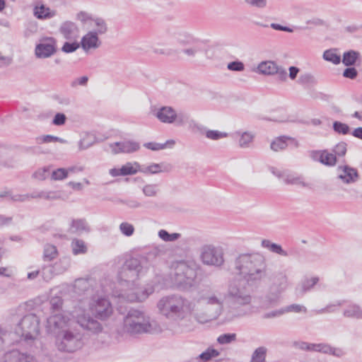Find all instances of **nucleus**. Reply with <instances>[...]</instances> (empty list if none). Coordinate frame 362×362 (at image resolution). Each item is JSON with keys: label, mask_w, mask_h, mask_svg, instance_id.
Masks as SVG:
<instances>
[{"label": "nucleus", "mask_w": 362, "mask_h": 362, "mask_svg": "<svg viewBox=\"0 0 362 362\" xmlns=\"http://www.w3.org/2000/svg\"><path fill=\"white\" fill-rule=\"evenodd\" d=\"M252 299L247 288L238 281L230 282L226 292L218 286H203L197 291V302L200 306L194 319L205 324L223 315L224 320L231 321L246 314L243 307L249 305Z\"/></svg>", "instance_id": "1"}, {"label": "nucleus", "mask_w": 362, "mask_h": 362, "mask_svg": "<svg viewBox=\"0 0 362 362\" xmlns=\"http://www.w3.org/2000/svg\"><path fill=\"white\" fill-rule=\"evenodd\" d=\"M71 315L63 311L54 313L47 319L45 328L47 332L54 335L56 346L60 351L74 352L83 346L82 336L74 327V317L80 327L88 332L98 334L103 331L102 325L83 311L77 312L75 316Z\"/></svg>", "instance_id": "2"}, {"label": "nucleus", "mask_w": 362, "mask_h": 362, "mask_svg": "<svg viewBox=\"0 0 362 362\" xmlns=\"http://www.w3.org/2000/svg\"><path fill=\"white\" fill-rule=\"evenodd\" d=\"M235 269L249 284L259 283L267 276L265 258L257 252L240 255L235 260Z\"/></svg>", "instance_id": "3"}, {"label": "nucleus", "mask_w": 362, "mask_h": 362, "mask_svg": "<svg viewBox=\"0 0 362 362\" xmlns=\"http://www.w3.org/2000/svg\"><path fill=\"white\" fill-rule=\"evenodd\" d=\"M197 295L194 298V304L180 295H169L161 298L157 303L159 313L169 320L184 319L188 313L194 317L196 310L199 308L197 302Z\"/></svg>", "instance_id": "4"}, {"label": "nucleus", "mask_w": 362, "mask_h": 362, "mask_svg": "<svg viewBox=\"0 0 362 362\" xmlns=\"http://www.w3.org/2000/svg\"><path fill=\"white\" fill-rule=\"evenodd\" d=\"M160 330L157 322L139 310H131L124 317L123 331L130 334L153 333Z\"/></svg>", "instance_id": "5"}, {"label": "nucleus", "mask_w": 362, "mask_h": 362, "mask_svg": "<svg viewBox=\"0 0 362 362\" xmlns=\"http://www.w3.org/2000/svg\"><path fill=\"white\" fill-rule=\"evenodd\" d=\"M170 276L173 285L186 289L194 285L197 272L188 263L181 261L172 264Z\"/></svg>", "instance_id": "6"}, {"label": "nucleus", "mask_w": 362, "mask_h": 362, "mask_svg": "<svg viewBox=\"0 0 362 362\" xmlns=\"http://www.w3.org/2000/svg\"><path fill=\"white\" fill-rule=\"evenodd\" d=\"M289 286L288 276L284 272L274 273L271 278L269 292L262 300L264 308H269L277 303L281 294Z\"/></svg>", "instance_id": "7"}, {"label": "nucleus", "mask_w": 362, "mask_h": 362, "mask_svg": "<svg viewBox=\"0 0 362 362\" xmlns=\"http://www.w3.org/2000/svg\"><path fill=\"white\" fill-rule=\"evenodd\" d=\"M15 332L28 343L34 341L40 333L39 317L33 313L24 315L17 323Z\"/></svg>", "instance_id": "8"}, {"label": "nucleus", "mask_w": 362, "mask_h": 362, "mask_svg": "<svg viewBox=\"0 0 362 362\" xmlns=\"http://www.w3.org/2000/svg\"><path fill=\"white\" fill-rule=\"evenodd\" d=\"M148 268L147 259L144 256L140 258L132 257L126 260L119 272L118 277L125 282H134L140 275L146 272Z\"/></svg>", "instance_id": "9"}, {"label": "nucleus", "mask_w": 362, "mask_h": 362, "mask_svg": "<svg viewBox=\"0 0 362 362\" xmlns=\"http://www.w3.org/2000/svg\"><path fill=\"white\" fill-rule=\"evenodd\" d=\"M89 311L100 320H107L112 314V305L105 296L93 295L88 301Z\"/></svg>", "instance_id": "10"}, {"label": "nucleus", "mask_w": 362, "mask_h": 362, "mask_svg": "<svg viewBox=\"0 0 362 362\" xmlns=\"http://www.w3.org/2000/svg\"><path fill=\"white\" fill-rule=\"evenodd\" d=\"M200 259L205 265L221 267L224 263V252L221 247L204 245L200 248Z\"/></svg>", "instance_id": "11"}, {"label": "nucleus", "mask_w": 362, "mask_h": 362, "mask_svg": "<svg viewBox=\"0 0 362 362\" xmlns=\"http://www.w3.org/2000/svg\"><path fill=\"white\" fill-rule=\"evenodd\" d=\"M57 52V40L52 37H46L40 40L35 46V54L37 58L50 57Z\"/></svg>", "instance_id": "12"}, {"label": "nucleus", "mask_w": 362, "mask_h": 362, "mask_svg": "<svg viewBox=\"0 0 362 362\" xmlns=\"http://www.w3.org/2000/svg\"><path fill=\"white\" fill-rule=\"evenodd\" d=\"M33 15L40 21H46L54 18L57 16V11L47 6L43 1L36 0L33 2Z\"/></svg>", "instance_id": "13"}, {"label": "nucleus", "mask_w": 362, "mask_h": 362, "mask_svg": "<svg viewBox=\"0 0 362 362\" xmlns=\"http://www.w3.org/2000/svg\"><path fill=\"white\" fill-rule=\"evenodd\" d=\"M273 173L279 177H281L284 180V182L287 185H293L309 189H312L313 188V184L307 182L303 175L286 173L284 172L275 173L274 171Z\"/></svg>", "instance_id": "14"}, {"label": "nucleus", "mask_w": 362, "mask_h": 362, "mask_svg": "<svg viewBox=\"0 0 362 362\" xmlns=\"http://www.w3.org/2000/svg\"><path fill=\"white\" fill-rule=\"evenodd\" d=\"M154 288L152 286H148L144 288H135L134 291L131 290L128 293L124 294H119V297L124 298L126 300L133 302H142L145 300L150 294L154 292Z\"/></svg>", "instance_id": "15"}, {"label": "nucleus", "mask_w": 362, "mask_h": 362, "mask_svg": "<svg viewBox=\"0 0 362 362\" xmlns=\"http://www.w3.org/2000/svg\"><path fill=\"white\" fill-rule=\"evenodd\" d=\"M59 33L66 40H78L80 28L75 22L65 21L60 24Z\"/></svg>", "instance_id": "16"}, {"label": "nucleus", "mask_w": 362, "mask_h": 362, "mask_svg": "<svg viewBox=\"0 0 362 362\" xmlns=\"http://www.w3.org/2000/svg\"><path fill=\"white\" fill-rule=\"evenodd\" d=\"M109 147L114 154L132 153L140 148V145L134 141H123L109 144Z\"/></svg>", "instance_id": "17"}, {"label": "nucleus", "mask_w": 362, "mask_h": 362, "mask_svg": "<svg viewBox=\"0 0 362 362\" xmlns=\"http://www.w3.org/2000/svg\"><path fill=\"white\" fill-rule=\"evenodd\" d=\"M99 35L89 30L81 39L80 45L82 49L88 53L91 50H95L101 46Z\"/></svg>", "instance_id": "18"}, {"label": "nucleus", "mask_w": 362, "mask_h": 362, "mask_svg": "<svg viewBox=\"0 0 362 362\" xmlns=\"http://www.w3.org/2000/svg\"><path fill=\"white\" fill-rule=\"evenodd\" d=\"M172 43L181 47H187L199 42V40L193 35L184 30L175 31L171 36Z\"/></svg>", "instance_id": "19"}, {"label": "nucleus", "mask_w": 362, "mask_h": 362, "mask_svg": "<svg viewBox=\"0 0 362 362\" xmlns=\"http://www.w3.org/2000/svg\"><path fill=\"white\" fill-rule=\"evenodd\" d=\"M153 116L164 124H173L176 117V110L171 106H163L153 111Z\"/></svg>", "instance_id": "20"}, {"label": "nucleus", "mask_w": 362, "mask_h": 362, "mask_svg": "<svg viewBox=\"0 0 362 362\" xmlns=\"http://www.w3.org/2000/svg\"><path fill=\"white\" fill-rule=\"evenodd\" d=\"M337 177L344 183L351 184L357 181L358 174L356 169L349 165H340L337 168Z\"/></svg>", "instance_id": "21"}, {"label": "nucleus", "mask_w": 362, "mask_h": 362, "mask_svg": "<svg viewBox=\"0 0 362 362\" xmlns=\"http://www.w3.org/2000/svg\"><path fill=\"white\" fill-rule=\"evenodd\" d=\"M138 172H140V164L137 162H129L123 165L121 168H114L109 170L110 175L112 177L132 175Z\"/></svg>", "instance_id": "22"}, {"label": "nucleus", "mask_w": 362, "mask_h": 362, "mask_svg": "<svg viewBox=\"0 0 362 362\" xmlns=\"http://www.w3.org/2000/svg\"><path fill=\"white\" fill-rule=\"evenodd\" d=\"M310 156L313 160L320 162L325 165L333 166L337 163L335 155L327 150L313 151L310 153Z\"/></svg>", "instance_id": "23"}, {"label": "nucleus", "mask_w": 362, "mask_h": 362, "mask_svg": "<svg viewBox=\"0 0 362 362\" xmlns=\"http://www.w3.org/2000/svg\"><path fill=\"white\" fill-rule=\"evenodd\" d=\"M1 362H37L34 356L21 353L18 350H12L5 353Z\"/></svg>", "instance_id": "24"}, {"label": "nucleus", "mask_w": 362, "mask_h": 362, "mask_svg": "<svg viewBox=\"0 0 362 362\" xmlns=\"http://www.w3.org/2000/svg\"><path fill=\"white\" fill-rule=\"evenodd\" d=\"M291 143L293 144L295 147H298L299 144L298 142L295 140L294 139H292L291 137L281 136L276 138L270 145L271 149L274 151H279L284 150L288 145V142Z\"/></svg>", "instance_id": "25"}, {"label": "nucleus", "mask_w": 362, "mask_h": 362, "mask_svg": "<svg viewBox=\"0 0 362 362\" xmlns=\"http://www.w3.org/2000/svg\"><path fill=\"white\" fill-rule=\"evenodd\" d=\"M320 278L318 276H313L310 278H305L301 281L298 286L296 288L297 293L303 295L310 291L314 286L319 282Z\"/></svg>", "instance_id": "26"}, {"label": "nucleus", "mask_w": 362, "mask_h": 362, "mask_svg": "<svg viewBox=\"0 0 362 362\" xmlns=\"http://www.w3.org/2000/svg\"><path fill=\"white\" fill-rule=\"evenodd\" d=\"M168 170L169 166L163 163H152L149 165H140V173L146 175H154Z\"/></svg>", "instance_id": "27"}, {"label": "nucleus", "mask_w": 362, "mask_h": 362, "mask_svg": "<svg viewBox=\"0 0 362 362\" xmlns=\"http://www.w3.org/2000/svg\"><path fill=\"white\" fill-rule=\"evenodd\" d=\"M30 200L31 199H45V200H57L60 198V193L56 191H35L29 194Z\"/></svg>", "instance_id": "28"}, {"label": "nucleus", "mask_w": 362, "mask_h": 362, "mask_svg": "<svg viewBox=\"0 0 362 362\" xmlns=\"http://www.w3.org/2000/svg\"><path fill=\"white\" fill-rule=\"evenodd\" d=\"M312 351L329 354L336 356H341L344 353L339 349L333 348L326 344H312Z\"/></svg>", "instance_id": "29"}, {"label": "nucleus", "mask_w": 362, "mask_h": 362, "mask_svg": "<svg viewBox=\"0 0 362 362\" xmlns=\"http://www.w3.org/2000/svg\"><path fill=\"white\" fill-rule=\"evenodd\" d=\"M343 315L347 318L362 319V307L355 303L349 304L344 308Z\"/></svg>", "instance_id": "30"}, {"label": "nucleus", "mask_w": 362, "mask_h": 362, "mask_svg": "<svg viewBox=\"0 0 362 362\" xmlns=\"http://www.w3.org/2000/svg\"><path fill=\"white\" fill-rule=\"evenodd\" d=\"M361 53L356 50H349L343 54L342 63L346 66L355 65L357 62L361 61Z\"/></svg>", "instance_id": "31"}, {"label": "nucleus", "mask_w": 362, "mask_h": 362, "mask_svg": "<svg viewBox=\"0 0 362 362\" xmlns=\"http://www.w3.org/2000/svg\"><path fill=\"white\" fill-rule=\"evenodd\" d=\"M277 66L273 61L262 62L257 66V71L264 75H274L277 71Z\"/></svg>", "instance_id": "32"}, {"label": "nucleus", "mask_w": 362, "mask_h": 362, "mask_svg": "<svg viewBox=\"0 0 362 362\" xmlns=\"http://www.w3.org/2000/svg\"><path fill=\"white\" fill-rule=\"evenodd\" d=\"M261 246L269 250L270 252L279 255L287 257L288 252L282 247L276 243L271 242L269 240L263 239L261 242Z\"/></svg>", "instance_id": "33"}, {"label": "nucleus", "mask_w": 362, "mask_h": 362, "mask_svg": "<svg viewBox=\"0 0 362 362\" xmlns=\"http://www.w3.org/2000/svg\"><path fill=\"white\" fill-rule=\"evenodd\" d=\"M91 27L93 29L91 30L92 32H95V33L98 35H103L107 31V25L105 21L100 17H94L92 21Z\"/></svg>", "instance_id": "34"}, {"label": "nucleus", "mask_w": 362, "mask_h": 362, "mask_svg": "<svg viewBox=\"0 0 362 362\" xmlns=\"http://www.w3.org/2000/svg\"><path fill=\"white\" fill-rule=\"evenodd\" d=\"M72 253L74 255H83L87 252L88 247L86 243L81 239L74 238L71 243Z\"/></svg>", "instance_id": "35"}, {"label": "nucleus", "mask_w": 362, "mask_h": 362, "mask_svg": "<svg viewBox=\"0 0 362 362\" xmlns=\"http://www.w3.org/2000/svg\"><path fill=\"white\" fill-rule=\"evenodd\" d=\"M70 230L71 233L81 234L83 232H88L89 228L85 220L76 219L71 221Z\"/></svg>", "instance_id": "36"}, {"label": "nucleus", "mask_w": 362, "mask_h": 362, "mask_svg": "<svg viewBox=\"0 0 362 362\" xmlns=\"http://www.w3.org/2000/svg\"><path fill=\"white\" fill-rule=\"evenodd\" d=\"M235 135L239 136V146L241 148H247L250 146V144L253 141V139L255 138V135L250 132H236Z\"/></svg>", "instance_id": "37"}, {"label": "nucleus", "mask_w": 362, "mask_h": 362, "mask_svg": "<svg viewBox=\"0 0 362 362\" xmlns=\"http://www.w3.org/2000/svg\"><path fill=\"white\" fill-rule=\"evenodd\" d=\"M322 57L325 61L329 62L334 64H339L341 62V57L337 53V49H335L325 50Z\"/></svg>", "instance_id": "38"}, {"label": "nucleus", "mask_w": 362, "mask_h": 362, "mask_svg": "<svg viewBox=\"0 0 362 362\" xmlns=\"http://www.w3.org/2000/svg\"><path fill=\"white\" fill-rule=\"evenodd\" d=\"M267 349L264 346L257 348L252 354L250 362H265Z\"/></svg>", "instance_id": "39"}, {"label": "nucleus", "mask_w": 362, "mask_h": 362, "mask_svg": "<svg viewBox=\"0 0 362 362\" xmlns=\"http://www.w3.org/2000/svg\"><path fill=\"white\" fill-rule=\"evenodd\" d=\"M219 356V351L211 348L207 349L205 351L199 355L197 358L198 362H207L213 358H216Z\"/></svg>", "instance_id": "40"}, {"label": "nucleus", "mask_w": 362, "mask_h": 362, "mask_svg": "<svg viewBox=\"0 0 362 362\" xmlns=\"http://www.w3.org/2000/svg\"><path fill=\"white\" fill-rule=\"evenodd\" d=\"M79 47H81L80 42H78L77 40H66L61 49L64 53H72L76 51Z\"/></svg>", "instance_id": "41"}, {"label": "nucleus", "mask_w": 362, "mask_h": 362, "mask_svg": "<svg viewBox=\"0 0 362 362\" xmlns=\"http://www.w3.org/2000/svg\"><path fill=\"white\" fill-rule=\"evenodd\" d=\"M56 275L65 272L69 267L70 263L67 259H62L52 264Z\"/></svg>", "instance_id": "42"}, {"label": "nucleus", "mask_w": 362, "mask_h": 362, "mask_svg": "<svg viewBox=\"0 0 362 362\" xmlns=\"http://www.w3.org/2000/svg\"><path fill=\"white\" fill-rule=\"evenodd\" d=\"M158 237L165 242H174L181 237L179 233H169L167 230L161 229L158 231Z\"/></svg>", "instance_id": "43"}, {"label": "nucleus", "mask_w": 362, "mask_h": 362, "mask_svg": "<svg viewBox=\"0 0 362 362\" xmlns=\"http://www.w3.org/2000/svg\"><path fill=\"white\" fill-rule=\"evenodd\" d=\"M58 252L57 247L53 245L47 244L44 248V259L51 261L57 257Z\"/></svg>", "instance_id": "44"}, {"label": "nucleus", "mask_w": 362, "mask_h": 362, "mask_svg": "<svg viewBox=\"0 0 362 362\" xmlns=\"http://www.w3.org/2000/svg\"><path fill=\"white\" fill-rule=\"evenodd\" d=\"M36 141L37 144H44V143H52V142H59L62 144H64L66 141L62 138L52 136V135H42L36 138Z\"/></svg>", "instance_id": "45"}, {"label": "nucleus", "mask_w": 362, "mask_h": 362, "mask_svg": "<svg viewBox=\"0 0 362 362\" xmlns=\"http://www.w3.org/2000/svg\"><path fill=\"white\" fill-rule=\"evenodd\" d=\"M228 133L220 132L218 130L208 129L206 130L205 136L210 140L217 141L228 136Z\"/></svg>", "instance_id": "46"}, {"label": "nucleus", "mask_w": 362, "mask_h": 362, "mask_svg": "<svg viewBox=\"0 0 362 362\" xmlns=\"http://www.w3.org/2000/svg\"><path fill=\"white\" fill-rule=\"evenodd\" d=\"M142 192L146 197H156L159 192L158 186L156 184L146 185L144 186Z\"/></svg>", "instance_id": "47"}, {"label": "nucleus", "mask_w": 362, "mask_h": 362, "mask_svg": "<svg viewBox=\"0 0 362 362\" xmlns=\"http://www.w3.org/2000/svg\"><path fill=\"white\" fill-rule=\"evenodd\" d=\"M90 283L87 279H78L75 281L74 288L78 293H82L88 291Z\"/></svg>", "instance_id": "48"}, {"label": "nucleus", "mask_w": 362, "mask_h": 362, "mask_svg": "<svg viewBox=\"0 0 362 362\" xmlns=\"http://www.w3.org/2000/svg\"><path fill=\"white\" fill-rule=\"evenodd\" d=\"M189 127L194 133H198L202 135L206 134L207 128H206L204 126L197 123L194 119H191L189 122Z\"/></svg>", "instance_id": "49"}, {"label": "nucleus", "mask_w": 362, "mask_h": 362, "mask_svg": "<svg viewBox=\"0 0 362 362\" xmlns=\"http://www.w3.org/2000/svg\"><path fill=\"white\" fill-rule=\"evenodd\" d=\"M189 127L194 133H198L202 135L206 134L207 128H206L204 126L197 123L194 119H191L189 122Z\"/></svg>", "instance_id": "50"}, {"label": "nucleus", "mask_w": 362, "mask_h": 362, "mask_svg": "<svg viewBox=\"0 0 362 362\" xmlns=\"http://www.w3.org/2000/svg\"><path fill=\"white\" fill-rule=\"evenodd\" d=\"M41 274L42 278L48 281L53 278L54 276L56 275L54 268L52 264L45 265L42 267L41 270Z\"/></svg>", "instance_id": "51"}, {"label": "nucleus", "mask_w": 362, "mask_h": 362, "mask_svg": "<svg viewBox=\"0 0 362 362\" xmlns=\"http://www.w3.org/2000/svg\"><path fill=\"white\" fill-rule=\"evenodd\" d=\"M333 129L336 133L343 135L347 134L350 131L348 124L338 121L333 123Z\"/></svg>", "instance_id": "52"}, {"label": "nucleus", "mask_w": 362, "mask_h": 362, "mask_svg": "<svg viewBox=\"0 0 362 362\" xmlns=\"http://www.w3.org/2000/svg\"><path fill=\"white\" fill-rule=\"evenodd\" d=\"M49 175H51L49 167H44V168H39L38 170H37L33 173V177L35 179H37L38 180H44Z\"/></svg>", "instance_id": "53"}, {"label": "nucleus", "mask_w": 362, "mask_h": 362, "mask_svg": "<svg viewBox=\"0 0 362 362\" xmlns=\"http://www.w3.org/2000/svg\"><path fill=\"white\" fill-rule=\"evenodd\" d=\"M236 340V334L228 333L221 334L217 338V341L220 344H230Z\"/></svg>", "instance_id": "54"}, {"label": "nucleus", "mask_w": 362, "mask_h": 362, "mask_svg": "<svg viewBox=\"0 0 362 362\" xmlns=\"http://www.w3.org/2000/svg\"><path fill=\"white\" fill-rule=\"evenodd\" d=\"M283 309L284 314L286 313H305L307 312V308L304 305L300 304H291L283 308Z\"/></svg>", "instance_id": "55"}, {"label": "nucleus", "mask_w": 362, "mask_h": 362, "mask_svg": "<svg viewBox=\"0 0 362 362\" xmlns=\"http://www.w3.org/2000/svg\"><path fill=\"white\" fill-rule=\"evenodd\" d=\"M94 17L92 16L91 14L85 12L80 11L76 14V18L83 24H89V25H92V21Z\"/></svg>", "instance_id": "56"}, {"label": "nucleus", "mask_w": 362, "mask_h": 362, "mask_svg": "<svg viewBox=\"0 0 362 362\" xmlns=\"http://www.w3.org/2000/svg\"><path fill=\"white\" fill-rule=\"evenodd\" d=\"M120 232L125 236H132L134 233V227L128 222H122L119 225Z\"/></svg>", "instance_id": "57"}, {"label": "nucleus", "mask_w": 362, "mask_h": 362, "mask_svg": "<svg viewBox=\"0 0 362 362\" xmlns=\"http://www.w3.org/2000/svg\"><path fill=\"white\" fill-rule=\"evenodd\" d=\"M189 47L185 48L182 50V52L188 57H195L197 53L201 51L200 42L190 45Z\"/></svg>", "instance_id": "58"}, {"label": "nucleus", "mask_w": 362, "mask_h": 362, "mask_svg": "<svg viewBox=\"0 0 362 362\" xmlns=\"http://www.w3.org/2000/svg\"><path fill=\"white\" fill-rule=\"evenodd\" d=\"M50 175L53 180H62L68 177L67 170L62 168L53 170Z\"/></svg>", "instance_id": "59"}, {"label": "nucleus", "mask_w": 362, "mask_h": 362, "mask_svg": "<svg viewBox=\"0 0 362 362\" xmlns=\"http://www.w3.org/2000/svg\"><path fill=\"white\" fill-rule=\"evenodd\" d=\"M190 120L191 119H189V116L188 114L185 112H176V117L175 119V123L176 124V125L183 126L187 123L189 124Z\"/></svg>", "instance_id": "60"}, {"label": "nucleus", "mask_w": 362, "mask_h": 362, "mask_svg": "<svg viewBox=\"0 0 362 362\" xmlns=\"http://www.w3.org/2000/svg\"><path fill=\"white\" fill-rule=\"evenodd\" d=\"M334 155L337 157L344 156L346 152V144L344 142H340L337 144L333 148Z\"/></svg>", "instance_id": "61"}, {"label": "nucleus", "mask_w": 362, "mask_h": 362, "mask_svg": "<svg viewBox=\"0 0 362 362\" xmlns=\"http://www.w3.org/2000/svg\"><path fill=\"white\" fill-rule=\"evenodd\" d=\"M63 300L61 297L54 296L50 299V305L54 312H57L62 308Z\"/></svg>", "instance_id": "62"}, {"label": "nucleus", "mask_w": 362, "mask_h": 362, "mask_svg": "<svg viewBox=\"0 0 362 362\" xmlns=\"http://www.w3.org/2000/svg\"><path fill=\"white\" fill-rule=\"evenodd\" d=\"M88 81V77L86 76H83L81 77L76 78L71 83V86L73 88H76L78 86H86Z\"/></svg>", "instance_id": "63"}, {"label": "nucleus", "mask_w": 362, "mask_h": 362, "mask_svg": "<svg viewBox=\"0 0 362 362\" xmlns=\"http://www.w3.org/2000/svg\"><path fill=\"white\" fill-rule=\"evenodd\" d=\"M227 68L230 71H243L245 69V66L243 62L235 61L228 64Z\"/></svg>", "instance_id": "64"}]
</instances>
